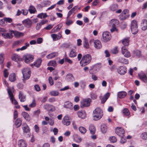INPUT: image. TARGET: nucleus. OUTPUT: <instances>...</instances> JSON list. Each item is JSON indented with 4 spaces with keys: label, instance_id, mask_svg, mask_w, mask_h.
<instances>
[{
    "label": "nucleus",
    "instance_id": "nucleus-26",
    "mask_svg": "<svg viewBox=\"0 0 147 147\" xmlns=\"http://www.w3.org/2000/svg\"><path fill=\"white\" fill-rule=\"evenodd\" d=\"M77 114L80 118L82 119H84L86 117V114L84 111H79L78 112Z\"/></svg>",
    "mask_w": 147,
    "mask_h": 147
},
{
    "label": "nucleus",
    "instance_id": "nucleus-13",
    "mask_svg": "<svg viewBox=\"0 0 147 147\" xmlns=\"http://www.w3.org/2000/svg\"><path fill=\"white\" fill-rule=\"evenodd\" d=\"M118 72L121 75H123L126 73L127 72L126 68L125 67L120 66L118 70Z\"/></svg>",
    "mask_w": 147,
    "mask_h": 147
},
{
    "label": "nucleus",
    "instance_id": "nucleus-51",
    "mask_svg": "<svg viewBox=\"0 0 147 147\" xmlns=\"http://www.w3.org/2000/svg\"><path fill=\"white\" fill-rule=\"evenodd\" d=\"M36 102L35 100L34 99L31 103L29 105V107H34L36 106Z\"/></svg>",
    "mask_w": 147,
    "mask_h": 147
},
{
    "label": "nucleus",
    "instance_id": "nucleus-29",
    "mask_svg": "<svg viewBox=\"0 0 147 147\" xmlns=\"http://www.w3.org/2000/svg\"><path fill=\"white\" fill-rule=\"evenodd\" d=\"M110 96L109 93L107 92L103 96V97L101 99V102L102 103H104L106 100Z\"/></svg>",
    "mask_w": 147,
    "mask_h": 147
},
{
    "label": "nucleus",
    "instance_id": "nucleus-20",
    "mask_svg": "<svg viewBox=\"0 0 147 147\" xmlns=\"http://www.w3.org/2000/svg\"><path fill=\"white\" fill-rule=\"evenodd\" d=\"M22 128L24 132L28 133L30 131L28 126L25 123H24L22 125Z\"/></svg>",
    "mask_w": 147,
    "mask_h": 147
},
{
    "label": "nucleus",
    "instance_id": "nucleus-41",
    "mask_svg": "<svg viewBox=\"0 0 147 147\" xmlns=\"http://www.w3.org/2000/svg\"><path fill=\"white\" fill-rule=\"evenodd\" d=\"M22 115L27 120H29L30 119V116L26 112H24L22 113Z\"/></svg>",
    "mask_w": 147,
    "mask_h": 147
},
{
    "label": "nucleus",
    "instance_id": "nucleus-16",
    "mask_svg": "<svg viewBox=\"0 0 147 147\" xmlns=\"http://www.w3.org/2000/svg\"><path fill=\"white\" fill-rule=\"evenodd\" d=\"M42 61V60L41 59H39L36 60V61L34 62L33 64H31V66L32 67L33 66H34L36 67H38L41 65Z\"/></svg>",
    "mask_w": 147,
    "mask_h": 147
},
{
    "label": "nucleus",
    "instance_id": "nucleus-54",
    "mask_svg": "<svg viewBox=\"0 0 147 147\" xmlns=\"http://www.w3.org/2000/svg\"><path fill=\"white\" fill-rule=\"evenodd\" d=\"M142 138L144 140L147 139V133L144 132L142 133Z\"/></svg>",
    "mask_w": 147,
    "mask_h": 147
},
{
    "label": "nucleus",
    "instance_id": "nucleus-30",
    "mask_svg": "<svg viewBox=\"0 0 147 147\" xmlns=\"http://www.w3.org/2000/svg\"><path fill=\"white\" fill-rule=\"evenodd\" d=\"M44 108L45 109L48 111H53L54 110L53 107L51 105L46 104L45 105Z\"/></svg>",
    "mask_w": 147,
    "mask_h": 147
},
{
    "label": "nucleus",
    "instance_id": "nucleus-38",
    "mask_svg": "<svg viewBox=\"0 0 147 147\" xmlns=\"http://www.w3.org/2000/svg\"><path fill=\"white\" fill-rule=\"evenodd\" d=\"M22 124V121L20 118L17 119L15 122V125L17 127H20Z\"/></svg>",
    "mask_w": 147,
    "mask_h": 147
},
{
    "label": "nucleus",
    "instance_id": "nucleus-63",
    "mask_svg": "<svg viewBox=\"0 0 147 147\" xmlns=\"http://www.w3.org/2000/svg\"><path fill=\"white\" fill-rule=\"evenodd\" d=\"M90 96L93 99H95L97 98V96L95 94L92 93L91 94Z\"/></svg>",
    "mask_w": 147,
    "mask_h": 147
},
{
    "label": "nucleus",
    "instance_id": "nucleus-25",
    "mask_svg": "<svg viewBox=\"0 0 147 147\" xmlns=\"http://www.w3.org/2000/svg\"><path fill=\"white\" fill-rule=\"evenodd\" d=\"M126 95L127 93L125 91H121L118 93V96L120 98H124Z\"/></svg>",
    "mask_w": 147,
    "mask_h": 147
},
{
    "label": "nucleus",
    "instance_id": "nucleus-11",
    "mask_svg": "<svg viewBox=\"0 0 147 147\" xmlns=\"http://www.w3.org/2000/svg\"><path fill=\"white\" fill-rule=\"evenodd\" d=\"M62 123L63 125L67 126L70 125L71 122L69 117L68 115H66L63 117L62 120Z\"/></svg>",
    "mask_w": 147,
    "mask_h": 147
},
{
    "label": "nucleus",
    "instance_id": "nucleus-45",
    "mask_svg": "<svg viewBox=\"0 0 147 147\" xmlns=\"http://www.w3.org/2000/svg\"><path fill=\"white\" fill-rule=\"evenodd\" d=\"M79 130L80 132L83 134H85L86 131V129L85 127L82 126L79 127Z\"/></svg>",
    "mask_w": 147,
    "mask_h": 147
},
{
    "label": "nucleus",
    "instance_id": "nucleus-34",
    "mask_svg": "<svg viewBox=\"0 0 147 147\" xmlns=\"http://www.w3.org/2000/svg\"><path fill=\"white\" fill-rule=\"evenodd\" d=\"M122 43L125 46H128L129 43V38H126L123 39L122 40Z\"/></svg>",
    "mask_w": 147,
    "mask_h": 147
},
{
    "label": "nucleus",
    "instance_id": "nucleus-64",
    "mask_svg": "<svg viewBox=\"0 0 147 147\" xmlns=\"http://www.w3.org/2000/svg\"><path fill=\"white\" fill-rule=\"evenodd\" d=\"M135 54L137 56L140 57L141 55V52L139 50H137L135 51Z\"/></svg>",
    "mask_w": 147,
    "mask_h": 147
},
{
    "label": "nucleus",
    "instance_id": "nucleus-1",
    "mask_svg": "<svg viewBox=\"0 0 147 147\" xmlns=\"http://www.w3.org/2000/svg\"><path fill=\"white\" fill-rule=\"evenodd\" d=\"M93 119L98 120L101 118L103 115L102 110L99 107L96 108L93 111Z\"/></svg>",
    "mask_w": 147,
    "mask_h": 147
},
{
    "label": "nucleus",
    "instance_id": "nucleus-46",
    "mask_svg": "<svg viewBox=\"0 0 147 147\" xmlns=\"http://www.w3.org/2000/svg\"><path fill=\"white\" fill-rule=\"evenodd\" d=\"M76 56V51L72 49L71 50L69 53V56L71 57H75Z\"/></svg>",
    "mask_w": 147,
    "mask_h": 147
},
{
    "label": "nucleus",
    "instance_id": "nucleus-22",
    "mask_svg": "<svg viewBox=\"0 0 147 147\" xmlns=\"http://www.w3.org/2000/svg\"><path fill=\"white\" fill-rule=\"evenodd\" d=\"M143 23L142 24V29L143 30H145L147 29V20L144 19L142 20Z\"/></svg>",
    "mask_w": 147,
    "mask_h": 147
},
{
    "label": "nucleus",
    "instance_id": "nucleus-44",
    "mask_svg": "<svg viewBox=\"0 0 147 147\" xmlns=\"http://www.w3.org/2000/svg\"><path fill=\"white\" fill-rule=\"evenodd\" d=\"M57 55V53H51L48 55L47 57L49 59H51L55 57Z\"/></svg>",
    "mask_w": 147,
    "mask_h": 147
},
{
    "label": "nucleus",
    "instance_id": "nucleus-39",
    "mask_svg": "<svg viewBox=\"0 0 147 147\" xmlns=\"http://www.w3.org/2000/svg\"><path fill=\"white\" fill-rule=\"evenodd\" d=\"M129 17V15H125L121 13L119 16V18L121 20H124Z\"/></svg>",
    "mask_w": 147,
    "mask_h": 147
},
{
    "label": "nucleus",
    "instance_id": "nucleus-12",
    "mask_svg": "<svg viewBox=\"0 0 147 147\" xmlns=\"http://www.w3.org/2000/svg\"><path fill=\"white\" fill-rule=\"evenodd\" d=\"M22 22L28 28L30 27L32 24V21L29 19H25Z\"/></svg>",
    "mask_w": 147,
    "mask_h": 147
},
{
    "label": "nucleus",
    "instance_id": "nucleus-40",
    "mask_svg": "<svg viewBox=\"0 0 147 147\" xmlns=\"http://www.w3.org/2000/svg\"><path fill=\"white\" fill-rule=\"evenodd\" d=\"M28 11L30 13H34L36 11V9L34 6L30 5L29 7Z\"/></svg>",
    "mask_w": 147,
    "mask_h": 147
},
{
    "label": "nucleus",
    "instance_id": "nucleus-37",
    "mask_svg": "<svg viewBox=\"0 0 147 147\" xmlns=\"http://www.w3.org/2000/svg\"><path fill=\"white\" fill-rule=\"evenodd\" d=\"M101 131L103 133H105L107 130V126L105 124L102 125L101 127Z\"/></svg>",
    "mask_w": 147,
    "mask_h": 147
},
{
    "label": "nucleus",
    "instance_id": "nucleus-24",
    "mask_svg": "<svg viewBox=\"0 0 147 147\" xmlns=\"http://www.w3.org/2000/svg\"><path fill=\"white\" fill-rule=\"evenodd\" d=\"M11 59L13 60L16 62H18L21 60L20 57L18 55L16 54H13L11 57Z\"/></svg>",
    "mask_w": 147,
    "mask_h": 147
},
{
    "label": "nucleus",
    "instance_id": "nucleus-14",
    "mask_svg": "<svg viewBox=\"0 0 147 147\" xmlns=\"http://www.w3.org/2000/svg\"><path fill=\"white\" fill-rule=\"evenodd\" d=\"M51 36L53 40L55 41L60 39L62 37V36L61 33H59L58 34H52Z\"/></svg>",
    "mask_w": 147,
    "mask_h": 147
},
{
    "label": "nucleus",
    "instance_id": "nucleus-3",
    "mask_svg": "<svg viewBox=\"0 0 147 147\" xmlns=\"http://www.w3.org/2000/svg\"><path fill=\"white\" fill-rule=\"evenodd\" d=\"M23 79V81L29 79L30 76V71L28 68H24L22 70Z\"/></svg>",
    "mask_w": 147,
    "mask_h": 147
},
{
    "label": "nucleus",
    "instance_id": "nucleus-8",
    "mask_svg": "<svg viewBox=\"0 0 147 147\" xmlns=\"http://www.w3.org/2000/svg\"><path fill=\"white\" fill-rule=\"evenodd\" d=\"M103 40L105 42H107L110 40L111 39V36L110 33L108 32H105L103 33Z\"/></svg>",
    "mask_w": 147,
    "mask_h": 147
},
{
    "label": "nucleus",
    "instance_id": "nucleus-35",
    "mask_svg": "<svg viewBox=\"0 0 147 147\" xmlns=\"http://www.w3.org/2000/svg\"><path fill=\"white\" fill-rule=\"evenodd\" d=\"M2 36L5 38L10 39L13 36L11 33H5L2 34Z\"/></svg>",
    "mask_w": 147,
    "mask_h": 147
},
{
    "label": "nucleus",
    "instance_id": "nucleus-31",
    "mask_svg": "<svg viewBox=\"0 0 147 147\" xmlns=\"http://www.w3.org/2000/svg\"><path fill=\"white\" fill-rule=\"evenodd\" d=\"M118 21L116 19L111 20L110 22V26H116V25L118 24Z\"/></svg>",
    "mask_w": 147,
    "mask_h": 147
},
{
    "label": "nucleus",
    "instance_id": "nucleus-49",
    "mask_svg": "<svg viewBox=\"0 0 147 147\" xmlns=\"http://www.w3.org/2000/svg\"><path fill=\"white\" fill-rule=\"evenodd\" d=\"M123 113L127 116H128L130 115V113L129 110L127 108H125L123 110Z\"/></svg>",
    "mask_w": 147,
    "mask_h": 147
},
{
    "label": "nucleus",
    "instance_id": "nucleus-27",
    "mask_svg": "<svg viewBox=\"0 0 147 147\" xmlns=\"http://www.w3.org/2000/svg\"><path fill=\"white\" fill-rule=\"evenodd\" d=\"M63 106L65 108H66L71 109L73 107L72 103L69 101L65 102Z\"/></svg>",
    "mask_w": 147,
    "mask_h": 147
},
{
    "label": "nucleus",
    "instance_id": "nucleus-10",
    "mask_svg": "<svg viewBox=\"0 0 147 147\" xmlns=\"http://www.w3.org/2000/svg\"><path fill=\"white\" fill-rule=\"evenodd\" d=\"M116 133L119 136H123L125 133L124 129L121 127H117L115 129Z\"/></svg>",
    "mask_w": 147,
    "mask_h": 147
},
{
    "label": "nucleus",
    "instance_id": "nucleus-57",
    "mask_svg": "<svg viewBox=\"0 0 147 147\" xmlns=\"http://www.w3.org/2000/svg\"><path fill=\"white\" fill-rule=\"evenodd\" d=\"M3 75L5 78H7L8 77L9 73L7 72V69H5L4 70Z\"/></svg>",
    "mask_w": 147,
    "mask_h": 147
},
{
    "label": "nucleus",
    "instance_id": "nucleus-60",
    "mask_svg": "<svg viewBox=\"0 0 147 147\" xmlns=\"http://www.w3.org/2000/svg\"><path fill=\"white\" fill-rule=\"evenodd\" d=\"M73 10L71 9L69 11L67 15V19H68L72 13H74V12Z\"/></svg>",
    "mask_w": 147,
    "mask_h": 147
},
{
    "label": "nucleus",
    "instance_id": "nucleus-21",
    "mask_svg": "<svg viewBox=\"0 0 147 147\" xmlns=\"http://www.w3.org/2000/svg\"><path fill=\"white\" fill-rule=\"evenodd\" d=\"M94 46L97 49H99L102 47V45L100 41L98 40H96L94 42Z\"/></svg>",
    "mask_w": 147,
    "mask_h": 147
},
{
    "label": "nucleus",
    "instance_id": "nucleus-43",
    "mask_svg": "<svg viewBox=\"0 0 147 147\" xmlns=\"http://www.w3.org/2000/svg\"><path fill=\"white\" fill-rule=\"evenodd\" d=\"M118 7V5L117 4H114L112 5L110 7L111 10L112 11L116 10Z\"/></svg>",
    "mask_w": 147,
    "mask_h": 147
},
{
    "label": "nucleus",
    "instance_id": "nucleus-15",
    "mask_svg": "<svg viewBox=\"0 0 147 147\" xmlns=\"http://www.w3.org/2000/svg\"><path fill=\"white\" fill-rule=\"evenodd\" d=\"M19 147H26L27 144L26 142L23 139H20L18 142Z\"/></svg>",
    "mask_w": 147,
    "mask_h": 147
},
{
    "label": "nucleus",
    "instance_id": "nucleus-4",
    "mask_svg": "<svg viewBox=\"0 0 147 147\" xmlns=\"http://www.w3.org/2000/svg\"><path fill=\"white\" fill-rule=\"evenodd\" d=\"M131 29L133 34H136L138 32L137 22L135 20H133L131 24Z\"/></svg>",
    "mask_w": 147,
    "mask_h": 147
},
{
    "label": "nucleus",
    "instance_id": "nucleus-17",
    "mask_svg": "<svg viewBox=\"0 0 147 147\" xmlns=\"http://www.w3.org/2000/svg\"><path fill=\"white\" fill-rule=\"evenodd\" d=\"M139 78L145 83L147 82V77L145 74H138Z\"/></svg>",
    "mask_w": 147,
    "mask_h": 147
},
{
    "label": "nucleus",
    "instance_id": "nucleus-53",
    "mask_svg": "<svg viewBox=\"0 0 147 147\" xmlns=\"http://www.w3.org/2000/svg\"><path fill=\"white\" fill-rule=\"evenodd\" d=\"M59 25H58L57 26V27L56 28H55L52 29V32H55L59 30L60 29V28L61 27V26L60 28H59Z\"/></svg>",
    "mask_w": 147,
    "mask_h": 147
},
{
    "label": "nucleus",
    "instance_id": "nucleus-58",
    "mask_svg": "<svg viewBox=\"0 0 147 147\" xmlns=\"http://www.w3.org/2000/svg\"><path fill=\"white\" fill-rule=\"evenodd\" d=\"M4 60L3 55V54L0 55V64L3 63Z\"/></svg>",
    "mask_w": 147,
    "mask_h": 147
},
{
    "label": "nucleus",
    "instance_id": "nucleus-55",
    "mask_svg": "<svg viewBox=\"0 0 147 147\" xmlns=\"http://www.w3.org/2000/svg\"><path fill=\"white\" fill-rule=\"evenodd\" d=\"M69 45L68 43H64L61 45V47L63 49H67L69 47Z\"/></svg>",
    "mask_w": 147,
    "mask_h": 147
},
{
    "label": "nucleus",
    "instance_id": "nucleus-62",
    "mask_svg": "<svg viewBox=\"0 0 147 147\" xmlns=\"http://www.w3.org/2000/svg\"><path fill=\"white\" fill-rule=\"evenodd\" d=\"M49 83L51 85H52L53 84V82L52 78L51 76H50L48 79Z\"/></svg>",
    "mask_w": 147,
    "mask_h": 147
},
{
    "label": "nucleus",
    "instance_id": "nucleus-42",
    "mask_svg": "<svg viewBox=\"0 0 147 147\" xmlns=\"http://www.w3.org/2000/svg\"><path fill=\"white\" fill-rule=\"evenodd\" d=\"M59 94V92L56 90L52 91L49 92L51 96H57Z\"/></svg>",
    "mask_w": 147,
    "mask_h": 147
},
{
    "label": "nucleus",
    "instance_id": "nucleus-18",
    "mask_svg": "<svg viewBox=\"0 0 147 147\" xmlns=\"http://www.w3.org/2000/svg\"><path fill=\"white\" fill-rule=\"evenodd\" d=\"M65 79L68 82H72L74 80V77L71 74H67Z\"/></svg>",
    "mask_w": 147,
    "mask_h": 147
},
{
    "label": "nucleus",
    "instance_id": "nucleus-28",
    "mask_svg": "<svg viewBox=\"0 0 147 147\" xmlns=\"http://www.w3.org/2000/svg\"><path fill=\"white\" fill-rule=\"evenodd\" d=\"M83 44L84 47L85 48L88 49L89 48V45L88 43V40L86 38H84Z\"/></svg>",
    "mask_w": 147,
    "mask_h": 147
},
{
    "label": "nucleus",
    "instance_id": "nucleus-2",
    "mask_svg": "<svg viewBox=\"0 0 147 147\" xmlns=\"http://www.w3.org/2000/svg\"><path fill=\"white\" fill-rule=\"evenodd\" d=\"M92 59L91 57L90 54H86L83 57L82 60L80 63L81 64V63H82L81 64L82 66H84L89 64L91 61Z\"/></svg>",
    "mask_w": 147,
    "mask_h": 147
},
{
    "label": "nucleus",
    "instance_id": "nucleus-7",
    "mask_svg": "<svg viewBox=\"0 0 147 147\" xmlns=\"http://www.w3.org/2000/svg\"><path fill=\"white\" fill-rule=\"evenodd\" d=\"M7 90L9 96L12 102L15 105H18V102L14 98L13 96L11 89L10 88H8L7 89Z\"/></svg>",
    "mask_w": 147,
    "mask_h": 147
},
{
    "label": "nucleus",
    "instance_id": "nucleus-50",
    "mask_svg": "<svg viewBox=\"0 0 147 147\" xmlns=\"http://www.w3.org/2000/svg\"><path fill=\"white\" fill-rule=\"evenodd\" d=\"M118 50L117 47H115L111 50V53L113 54H116L118 52Z\"/></svg>",
    "mask_w": 147,
    "mask_h": 147
},
{
    "label": "nucleus",
    "instance_id": "nucleus-56",
    "mask_svg": "<svg viewBox=\"0 0 147 147\" xmlns=\"http://www.w3.org/2000/svg\"><path fill=\"white\" fill-rule=\"evenodd\" d=\"M73 23V21L72 20H67L65 23V24L67 26H69L72 24Z\"/></svg>",
    "mask_w": 147,
    "mask_h": 147
},
{
    "label": "nucleus",
    "instance_id": "nucleus-36",
    "mask_svg": "<svg viewBox=\"0 0 147 147\" xmlns=\"http://www.w3.org/2000/svg\"><path fill=\"white\" fill-rule=\"evenodd\" d=\"M89 129L91 134H95L96 129L94 125H90L89 127Z\"/></svg>",
    "mask_w": 147,
    "mask_h": 147
},
{
    "label": "nucleus",
    "instance_id": "nucleus-32",
    "mask_svg": "<svg viewBox=\"0 0 147 147\" xmlns=\"http://www.w3.org/2000/svg\"><path fill=\"white\" fill-rule=\"evenodd\" d=\"M12 32L14 34V35L16 37H20L22 36H23L24 34V33L18 32V31H12Z\"/></svg>",
    "mask_w": 147,
    "mask_h": 147
},
{
    "label": "nucleus",
    "instance_id": "nucleus-9",
    "mask_svg": "<svg viewBox=\"0 0 147 147\" xmlns=\"http://www.w3.org/2000/svg\"><path fill=\"white\" fill-rule=\"evenodd\" d=\"M121 53L125 57L128 58L131 56L130 52L125 47H123L121 48Z\"/></svg>",
    "mask_w": 147,
    "mask_h": 147
},
{
    "label": "nucleus",
    "instance_id": "nucleus-23",
    "mask_svg": "<svg viewBox=\"0 0 147 147\" xmlns=\"http://www.w3.org/2000/svg\"><path fill=\"white\" fill-rule=\"evenodd\" d=\"M118 61L120 63L125 64H127L128 63V60L123 57H119L118 59Z\"/></svg>",
    "mask_w": 147,
    "mask_h": 147
},
{
    "label": "nucleus",
    "instance_id": "nucleus-47",
    "mask_svg": "<svg viewBox=\"0 0 147 147\" xmlns=\"http://www.w3.org/2000/svg\"><path fill=\"white\" fill-rule=\"evenodd\" d=\"M56 65V63L55 61L52 60L50 61L48 63V65L49 66H53L55 67Z\"/></svg>",
    "mask_w": 147,
    "mask_h": 147
},
{
    "label": "nucleus",
    "instance_id": "nucleus-6",
    "mask_svg": "<svg viewBox=\"0 0 147 147\" xmlns=\"http://www.w3.org/2000/svg\"><path fill=\"white\" fill-rule=\"evenodd\" d=\"M23 58L25 62L29 63L32 62L34 58V56L30 54H27L24 55Z\"/></svg>",
    "mask_w": 147,
    "mask_h": 147
},
{
    "label": "nucleus",
    "instance_id": "nucleus-48",
    "mask_svg": "<svg viewBox=\"0 0 147 147\" xmlns=\"http://www.w3.org/2000/svg\"><path fill=\"white\" fill-rule=\"evenodd\" d=\"M17 28L20 30H22L24 29V26L21 24L19 23L16 24Z\"/></svg>",
    "mask_w": 147,
    "mask_h": 147
},
{
    "label": "nucleus",
    "instance_id": "nucleus-5",
    "mask_svg": "<svg viewBox=\"0 0 147 147\" xmlns=\"http://www.w3.org/2000/svg\"><path fill=\"white\" fill-rule=\"evenodd\" d=\"M91 99L90 98L84 99L81 102L80 106L82 108L89 107L90 105Z\"/></svg>",
    "mask_w": 147,
    "mask_h": 147
},
{
    "label": "nucleus",
    "instance_id": "nucleus-52",
    "mask_svg": "<svg viewBox=\"0 0 147 147\" xmlns=\"http://www.w3.org/2000/svg\"><path fill=\"white\" fill-rule=\"evenodd\" d=\"M109 140L110 142L112 143L115 142L117 141L116 138L115 136L110 137L109 138Z\"/></svg>",
    "mask_w": 147,
    "mask_h": 147
},
{
    "label": "nucleus",
    "instance_id": "nucleus-61",
    "mask_svg": "<svg viewBox=\"0 0 147 147\" xmlns=\"http://www.w3.org/2000/svg\"><path fill=\"white\" fill-rule=\"evenodd\" d=\"M73 10L71 9L69 11L67 15V19H68L72 13H74V12Z\"/></svg>",
    "mask_w": 147,
    "mask_h": 147
},
{
    "label": "nucleus",
    "instance_id": "nucleus-59",
    "mask_svg": "<svg viewBox=\"0 0 147 147\" xmlns=\"http://www.w3.org/2000/svg\"><path fill=\"white\" fill-rule=\"evenodd\" d=\"M73 10L71 9L69 11L67 15V19H68L72 13H74V12Z\"/></svg>",
    "mask_w": 147,
    "mask_h": 147
},
{
    "label": "nucleus",
    "instance_id": "nucleus-19",
    "mask_svg": "<svg viewBox=\"0 0 147 147\" xmlns=\"http://www.w3.org/2000/svg\"><path fill=\"white\" fill-rule=\"evenodd\" d=\"M18 97L21 102H24L26 100V96L22 92H19Z\"/></svg>",
    "mask_w": 147,
    "mask_h": 147
},
{
    "label": "nucleus",
    "instance_id": "nucleus-33",
    "mask_svg": "<svg viewBox=\"0 0 147 147\" xmlns=\"http://www.w3.org/2000/svg\"><path fill=\"white\" fill-rule=\"evenodd\" d=\"M9 80L11 82H13L16 80V75L14 73L11 74L9 76Z\"/></svg>",
    "mask_w": 147,
    "mask_h": 147
}]
</instances>
